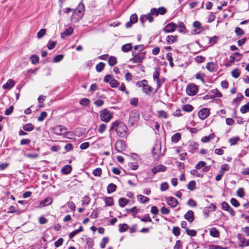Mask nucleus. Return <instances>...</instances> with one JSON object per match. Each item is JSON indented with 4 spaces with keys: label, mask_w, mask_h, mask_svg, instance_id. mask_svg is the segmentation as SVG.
Returning a JSON list of instances; mask_svg holds the SVG:
<instances>
[{
    "label": "nucleus",
    "mask_w": 249,
    "mask_h": 249,
    "mask_svg": "<svg viewBox=\"0 0 249 249\" xmlns=\"http://www.w3.org/2000/svg\"><path fill=\"white\" fill-rule=\"evenodd\" d=\"M210 93H212L211 95H212L213 99L216 97H222L223 96L222 93L220 91H219L216 88L214 89L211 90L209 92V94H210Z\"/></svg>",
    "instance_id": "24"
},
{
    "label": "nucleus",
    "mask_w": 249,
    "mask_h": 249,
    "mask_svg": "<svg viewBox=\"0 0 249 249\" xmlns=\"http://www.w3.org/2000/svg\"><path fill=\"white\" fill-rule=\"evenodd\" d=\"M137 217L140 218L141 220L144 222H153L149 214H145L143 217L141 218L140 216H137Z\"/></svg>",
    "instance_id": "43"
},
{
    "label": "nucleus",
    "mask_w": 249,
    "mask_h": 249,
    "mask_svg": "<svg viewBox=\"0 0 249 249\" xmlns=\"http://www.w3.org/2000/svg\"><path fill=\"white\" fill-rule=\"evenodd\" d=\"M72 169V168L71 165L67 164L61 168V172L62 174L67 175L71 172Z\"/></svg>",
    "instance_id": "23"
},
{
    "label": "nucleus",
    "mask_w": 249,
    "mask_h": 249,
    "mask_svg": "<svg viewBox=\"0 0 249 249\" xmlns=\"http://www.w3.org/2000/svg\"><path fill=\"white\" fill-rule=\"evenodd\" d=\"M30 59L31 63L33 64H36L39 62V58L38 55L36 54H32L30 56Z\"/></svg>",
    "instance_id": "48"
},
{
    "label": "nucleus",
    "mask_w": 249,
    "mask_h": 249,
    "mask_svg": "<svg viewBox=\"0 0 249 249\" xmlns=\"http://www.w3.org/2000/svg\"><path fill=\"white\" fill-rule=\"evenodd\" d=\"M115 149L118 153H121L126 148V143L123 140H118L115 144Z\"/></svg>",
    "instance_id": "9"
},
{
    "label": "nucleus",
    "mask_w": 249,
    "mask_h": 249,
    "mask_svg": "<svg viewBox=\"0 0 249 249\" xmlns=\"http://www.w3.org/2000/svg\"><path fill=\"white\" fill-rule=\"evenodd\" d=\"M240 112L243 113H246L249 111V102L242 106L240 108Z\"/></svg>",
    "instance_id": "44"
},
{
    "label": "nucleus",
    "mask_w": 249,
    "mask_h": 249,
    "mask_svg": "<svg viewBox=\"0 0 249 249\" xmlns=\"http://www.w3.org/2000/svg\"><path fill=\"white\" fill-rule=\"evenodd\" d=\"M56 44V41H53L50 40L47 44V48L50 50H53Z\"/></svg>",
    "instance_id": "53"
},
{
    "label": "nucleus",
    "mask_w": 249,
    "mask_h": 249,
    "mask_svg": "<svg viewBox=\"0 0 249 249\" xmlns=\"http://www.w3.org/2000/svg\"><path fill=\"white\" fill-rule=\"evenodd\" d=\"M177 28V25L173 22H171L168 23L163 28V31L166 33H173Z\"/></svg>",
    "instance_id": "13"
},
{
    "label": "nucleus",
    "mask_w": 249,
    "mask_h": 249,
    "mask_svg": "<svg viewBox=\"0 0 249 249\" xmlns=\"http://www.w3.org/2000/svg\"><path fill=\"white\" fill-rule=\"evenodd\" d=\"M209 249H228V247H223L217 245H211L209 246Z\"/></svg>",
    "instance_id": "64"
},
{
    "label": "nucleus",
    "mask_w": 249,
    "mask_h": 249,
    "mask_svg": "<svg viewBox=\"0 0 249 249\" xmlns=\"http://www.w3.org/2000/svg\"><path fill=\"white\" fill-rule=\"evenodd\" d=\"M205 76V74L203 73H201L200 71L197 72L196 75V78L197 79L200 80L203 83H205V80L204 79V77Z\"/></svg>",
    "instance_id": "47"
},
{
    "label": "nucleus",
    "mask_w": 249,
    "mask_h": 249,
    "mask_svg": "<svg viewBox=\"0 0 249 249\" xmlns=\"http://www.w3.org/2000/svg\"><path fill=\"white\" fill-rule=\"evenodd\" d=\"M105 66H106V64L104 62H101L100 63H99L96 66V67H95L96 71L98 72H100L104 70Z\"/></svg>",
    "instance_id": "37"
},
{
    "label": "nucleus",
    "mask_w": 249,
    "mask_h": 249,
    "mask_svg": "<svg viewBox=\"0 0 249 249\" xmlns=\"http://www.w3.org/2000/svg\"><path fill=\"white\" fill-rule=\"evenodd\" d=\"M240 71L238 68L234 69L231 72L232 76L234 78H238L240 75Z\"/></svg>",
    "instance_id": "46"
},
{
    "label": "nucleus",
    "mask_w": 249,
    "mask_h": 249,
    "mask_svg": "<svg viewBox=\"0 0 249 249\" xmlns=\"http://www.w3.org/2000/svg\"><path fill=\"white\" fill-rule=\"evenodd\" d=\"M73 32V29L71 27H69L61 34V37L62 38L64 39L72 35Z\"/></svg>",
    "instance_id": "21"
},
{
    "label": "nucleus",
    "mask_w": 249,
    "mask_h": 249,
    "mask_svg": "<svg viewBox=\"0 0 249 249\" xmlns=\"http://www.w3.org/2000/svg\"><path fill=\"white\" fill-rule=\"evenodd\" d=\"M161 151V145L160 143H156L154 147L152 148L151 152L153 159L155 160H157L160 157V154Z\"/></svg>",
    "instance_id": "8"
},
{
    "label": "nucleus",
    "mask_w": 249,
    "mask_h": 249,
    "mask_svg": "<svg viewBox=\"0 0 249 249\" xmlns=\"http://www.w3.org/2000/svg\"><path fill=\"white\" fill-rule=\"evenodd\" d=\"M138 103H139V98L137 97L132 98L130 100V105L135 107H136L138 106Z\"/></svg>",
    "instance_id": "63"
},
{
    "label": "nucleus",
    "mask_w": 249,
    "mask_h": 249,
    "mask_svg": "<svg viewBox=\"0 0 249 249\" xmlns=\"http://www.w3.org/2000/svg\"><path fill=\"white\" fill-rule=\"evenodd\" d=\"M129 119L133 122H138L140 119V113L138 110H131L129 113Z\"/></svg>",
    "instance_id": "15"
},
{
    "label": "nucleus",
    "mask_w": 249,
    "mask_h": 249,
    "mask_svg": "<svg viewBox=\"0 0 249 249\" xmlns=\"http://www.w3.org/2000/svg\"><path fill=\"white\" fill-rule=\"evenodd\" d=\"M61 128H60V125H56L54 127H53L52 128V130L54 134L57 135H61V131L60 130Z\"/></svg>",
    "instance_id": "54"
},
{
    "label": "nucleus",
    "mask_w": 249,
    "mask_h": 249,
    "mask_svg": "<svg viewBox=\"0 0 249 249\" xmlns=\"http://www.w3.org/2000/svg\"><path fill=\"white\" fill-rule=\"evenodd\" d=\"M117 63V58L114 56H110L108 60V64L111 66L113 67Z\"/></svg>",
    "instance_id": "35"
},
{
    "label": "nucleus",
    "mask_w": 249,
    "mask_h": 249,
    "mask_svg": "<svg viewBox=\"0 0 249 249\" xmlns=\"http://www.w3.org/2000/svg\"><path fill=\"white\" fill-rule=\"evenodd\" d=\"M22 128L24 131H31L34 129L35 126L32 123H27L23 125Z\"/></svg>",
    "instance_id": "28"
},
{
    "label": "nucleus",
    "mask_w": 249,
    "mask_h": 249,
    "mask_svg": "<svg viewBox=\"0 0 249 249\" xmlns=\"http://www.w3.org/2000/svg\"><path fill=\"white\" fill-rule=\"evenodd\" d=\"M186 93L189 96H195L198 91V86L195 84H189L186 87Z\"/></svg>",
    "instance_id": "6"
},
{
    "label": "nucleus",
    "mask_w": 249,
    "mask_h": 249,
    "mask_svg": "<svg viewBox=\"0 0 249 249\" xmlns=\"http://www.w3.org/2000/svg\"><path fill=\"white\" fill-rule=\"evenodd\" d=\"M137 198L139 201H140L143 204L146 203L149 201V198L148 197L142 195H138Z\"/></svg>",
    "instance_id": "38"
},
{
    "label": "nucleus",
    "mask_w": 249,
    "mask_h": 249,
    "mask_svg": "<svg viewBox=\"0 0 249 249\" xmlns=\"http://www.w3.org/2000/svg\"><path fill=\"white\" fill-rule=\"evenodd\" d=\"M169 188V184L167 182H164L160 184V190L163 192L168 190Z\"/></svg>",
    "instance_id": "62"
},
{
    "label": "nucleus",
    "mask_w": 249,
    "mask_h": 249,
    "mask_svg": "<svg viewBox=\"0 0 249 249\" xmlns=\"http://www.w3.org/2000/svg\"><path fill=\"white\" fill-rule=\"evenodd\" d=\"M90 101L87 98H82L80 100L79 104L84 107H88L90 104Z\"/></svg>",
    "instance_id": "41"
},
{
    "label": "nucleus",
    "mask_w": 249,
    "mask_h": 249,
    "mask_svg": "<svg viewBox=\"0 0 249 249\" xmlns=\"http://www.w3.org/2000/svg\"><path fill=\"white\" fill-rule=\"evenodd\" d=\"M139 209H137L136 206H134L131 209H126L125 211L127 213H132L133 217H136V214L138 213Z\"/></svg>",
    "instance_id": "34"
},
{
    "label": "nucleus",
    "mask_w": 249,
    "mask_h": 249,
    "mask_svg": "<svg viewBox=\"0 0 249 249\" xmlns=\"http://www.w3.org/2000/svg\"><path fill=\"white\" fill-rule=\"evenodd\" d=\"M178 40V36L168 35L167 36L166 41L168 44H172Z\"/></svg>",
    "instance_id": "22"
},
{
    "label": "nucleus",
    "mask_w": 249,
    "mask_h": 249,
    "mask_svg": "<svg viewBox=\"0 0 249 249\" xmlns=\"http://www.w3.org/2000/svg\"><path fill=\"white\" fill-rule=\"evenodd\" d=\"M85 241L86 242L88 248L89 249H92L94 246V242L93 240L90 238H87L85 239Z\"/></svg>",
    "instance_id": "60"
},
{
    "label": "nucleus",
    "mask_w": 249,
    "mask_h": 249,
    "mask_svg": "<svg viewBox=\"0 0 249 249\" xmlns=\"http://www.w3.org/2000/svg\"><path fill=\"white\" fill-rule=\"evenodd\" d=\"M115 130L117 135L121 138L126 137L128 134L127 133V127L122 121L117 120L111 124L109 131ZM111 133H110V135Z\"/></svg>",
    "instance_id": "1"
},
{
    "label": "nucleus",
    "mask_w": 249,
    "mask_h": 249,
    "mask_svg": "<svg viewBox=\"0 0 249 249\" xmlns=\"http://www.w3.org/2000/svg\"><path fill=\"white\" fill-rule=\"evenodd\" d=\"M15 85V81L11 79H8L6 83L3 85L2 88L4 89H10L13 87H14Z\"/></svg>",
    "instance_id": "19"
},
{
    "label": "nucleus",
    "mask_w": 249,
    "mask_h": 249,
    "mask_svg": "<svg viewBox=\"0 0 249 249\" xmlns=\"http://www.w3.org/2000/svg\"><path fill=\"white\" fill-rule=\"evenodd\" d=\"M64 57V55L62 54H58L55 56L53 59V62L58 63L61 61Z\"/></svg>",
    "instance_id": "59"
},
{
    "label": "nucleus",
    "mask_w": 249,
    "mask_h": 249,
    "mask_svg": "<svg viewBox=\"0 0 249 249\" xmlns=\"http://www.w3.org/2000/svg\"><path fill=\"white\" fill-rule=\"evenodd\" d=\"M46 30L45 29H40L37 33V37L38 38H41L43 37L46 34Z\"/></svg>",
    "instance_id": "61"
},
{
    "label": "nucleus",
    "mask_w": 249,
    "mask_h": 249,
    "mask_svg": "<svg viewBox=\"0 0 249 249\" xmlns=\"http://www.w3.org/2000/svg\"><path fill=\"white\" fill-rule=\"evenodd\" d=\"M132 44L131 43H128L122 45L121 49L124 53H127L131 51L133 49Z\"/></svg>",
    "instance_id": "25"
},
{
    "label": "nucleus",
    "mask_w": 249,
    "mask_h": 249,
    "mask_svg": "<svg viewBox=\"0 0 249 249\" xmlns=\"http://www.w3.org/2000/svg\"><path fill=\"white\" fill-rule=\"evenodd\" d=\"M143 50H139L138 53L135 51L132 52L133 57L129 59V61L132 62L134 63H142L143 60L145 58L146 51H142Z\"/></svg>",
    "instance_id": "3"
},
{
    "label": "nucleus",
    "mask_w": 249,
    "mask_h": 249,
    "mask_svg": "<svg viewBox=\"0 0 249 249\" xmlns=\"http://www.w3.org/2000/svg\"><path fill=\"white\" fill-rule=\"evenodd\" d=\"M214 137V133H211L209 136L203 137L201 139V141L203 143H206L209 142L210 140L213 139Z\"/></svg>",
    "instance_id": "29"
},
{
    "label": "nucleus",
    "mask_w": 249,
    "mask_h": 249,
    "mask_svg": "<svg viewBox=\"0 0 249 249\" xmlns=\"http://www.w3.org/2000/svg\"><path fill=\"white\" fill-rule=\"evenodd\" d=\"M99 195L102 196V197H99V199L104 200L106 206H112L114 205V199L111 196H105L104 195L100 193Z\"/></svg>",
    "instance_id": "11"
},
{
    "label": "nucleus",
    "mask_w": 249,
    "mask_h": 249,
    "mask_svg": "<svg viewBox=\"0 0 249 249\" xmlns=\"http://www.w3.org/2000/svg\"><path fill=\"white\" fill-rule=\"evenodd\" d=\"M53 202V199L50 197L45 198L44 200L40 202V205L42 206H46L50 205Z\"/></svg>",
    "instance_id": "31"
},
{
    "label": "nucleus",
    "mask_w": 249,
    "mask_h": 249,
    "mask_svg": "<svg viewBox=\"0 0 249 249\" xmlns=\"http://www.w3.org/2000/svg\"><path fill=\"white\" fill-rule=\"evenodd\" d=\"M194 107L190 104H185L182 107V109L185 112H190L194 109Z\"/></svg>",
    "instance_id": "40"
},
{
    "label": "nucleus",
    "mask_w": 249,
    "mask_h": 249,
    "mask_svg": "<svg viewBox=\"0 0 249 249\" xmlns=\"http://www.w3.org/2000/svg\"><path fill=\"white\" fill-rule=\"evenodd\" d=\"M109 239L107 237H104L100 244V246L101 249H104L106 247V244L108 242Z\"/></svg>",
    "instance_id": "55"
},
{
    "label": "nucleus",
    "mask_w": 249,
    "mask_h": 249,
    "mask_svg": "<svg viewBox=\"0 0 249 249\" xmlns=\"http://www.w3.org/2000/svg\"><path fill=\"white\" fill-rule=\"evenodd\" d=\"M198 143L196 142H189V152L191 153H194L197 149L198 147Z\"/></svg>",
    "instance_id": "18"
},
{
    "label": "nucleus",
    "mask_w": 249,
    "mask_h": 249,
    "mask_svg": "<svg viewBox=\"0 0 249 249\" xmlns=\"http://www.w3.org/2000/svg\"><path fill=\"white\" fill-rule=\"evenodd\" d=\"M187 188L190 191H194L196 188V182L195 180H191L187 185Z\"/></svg>",
    "instance_id": "42"
},
{
    "label": "nucleus",
    "mask_w": 249,
    "mask_h": 249,
    "mask_svg": "<svg viewBox=\"0 0 249 249\" xmlns=\"http://www.w3.org/2000/svg\"><path fill=\"white\" fill-rule=\"evenodd\" d=\"M113 117V113L107 108H104L100 111V119L103 122L108 123Z\"/></svg>",
    "instance_id": "4"
},
{
    "label": "nucleus",
    "mask_w": 249,
    "mask_h": 249,
    "mask_svg": "<svg viewBox=\"0 0 249 249\" xmlns=\"http://www.w3.org/2000/svg\"><path fill=\"white\" fill-rule=\"evenodd\" d=\"M186 234L191 237H195L196 235L197 232L195 230H190L189 228H186L185 231Z\"/></svg>",
    "instance_id": "51"
},
{
    "label": "nucleus",
    "mask_w": 249,
    "mask_h": 249,
    "mask_svg": "<svg viewBox=\"0 0 249 249\" xmlns=\"http://www.w3.org/2000/svg\"><path fill=\"white\" fill-rule=\"evenodd\" d=\"M114 79L113 76L111 74H107L104 78V82L105 83L109 84L110 82Z\"/></svg>",
    "instance_id": "56"
},
{
    "label": "nucleus",
    "mask_w": 249,
    "mask_h": 249,
    "mask_svg": "<svg viewBox=\"0 0 249 249\" xmlns=\"http://www.w3.org/2000/svg\"><path fill=\"white\" fill-rule=\"evenodd\" d=\"M184 218L189 222L192 223L195 219L194 213L192 210H189L184 214Z\"/></svg>",
    "instance_id": "17"
},
{
    "label": "nucleus",
    "mask_w": 249,
    "mask_h": 249,
    "mask_svg": "<svg viewBox=\"0 0 249 249\" xmlns=\"http://www.w3.org/2000/svg\"><path fill=\"white\" fill-rule=\"evenodd\" d=\"M240 138L238 136L230 138L229 140V142L231 145H234L236 144L240 140Z\"/></svg>",
    "instance_id": "49"
},
{
    "label": "nucleus",
    "mask_w": 249,
    "mask_h": 249,
    "mask_svg": "<svg viewBox=\"0 0 249 249\" xmlns=\"http://www.w3.org/2000/svg\"><path fill=\"white\" fill-rule=\"evenodd\" d=\"M147 81L143 79L136 83V85L139 87L142 88L143 91L147 95H149L150 92L153 90V88L147 84Z\"/></svg>",
    "instance_id": "5"
},
{
    "label": "nucleus",
    "mask_w": 249,
    "mask_h": 249,
    "mask_svg": "<svg viewBox=\"0 0 249 249\" xmlns=\"http://www.w3.org/2000/svg\"><path fill=\"white\" fill-rule=\"evenodd\" d=\"M181 135L180 133L178 132L174 134L171 137V141L173 142L177 143L181 139Z\"/></svg>",
    "instance_id": "33"
},
{
    "label": "nucleus",
    "mask_w": 249,
    "mask_h": 249,
    "mask_svg": "<svg viewBox=\"0 0 249 249\" xmlns=\"http://www.w3.org/2000/svg\"><path fill=\"white\" fill-rule=\"evenodd\" d=\"M166 201L167 204L172 208H175L179 204L178 201L173 196L167 197Z\"/></svg>",
    "instance_id": "14"
},
{
    "label": "nucleus",
    "mask_w": 249,
    "mask_h": 249,
    "mask_svg": "<svg viewBox=\"0 0 249 249\" xmlns=\"http://www.w3.org/2000/svg\"><path fill=\"white\" fill-rule=\"evenodd\" d=\"M241 59V58H239V59H235V57L234 56H231V55L230 57V60L229 61L226 63L224 65L226 67H230L232 64H233L235 61H238Z\"/></svg>",
    "instance_id": "36"
},
{
    "label": "nucleus",
    "mask_w": 249,
    "mask_h": 249,
    "mask_svg": "<svg viewBox=\"0 0 249 249\" xmlns=\"http://www.w3.org/2000/svg\"><path fill=\"white\" fill-rule=\"evenodd\" d=\"M153 13L152 11V10H150V12L147 13L146 15H145V17L146 18V19L149 22H152L154 21L153 18Z\"/></svg>",
    "instance_id": "52"
},
{
    "label": "nucleus",
    "mask_w": 249,
    "mask_h": 249,
    "mask_svg": "<svg viewBox=\"0 0 249 249\" xmlns=\"http://www.w3.org/2000/svg\"><path fill=\"white\" fill-rule=\"evenodd\" d=\"M119 227V231L120 232H124L129 229V226L126 223L120 224Z\"/></svg>",
    "instance_id": "39"
},
{
    "label": "nucleus",
    "mask_w": 249,
    "mask_h": 249,
    "mask_svg": "<svg viewBox=\"0 0 249 249\" xmlns=\"http://www.w3.org/2000/svg\"><path fill=\"white\" fill-rule=\"evenodd\" d=\"M230 202L233 207L236 208L238 207L240 205V204L238 200H237L236 198L233 197L231 199Z\"/></svg>",
    "instance_id": "57"
},
{
    "label": "nucleus",
    "mask_w": 249,
    "mask_h": 249,
    "mask_svg": "<svg viewBox=\"0 0 249 249\" xmlns=\"http://www.w3.org/2000/svg\"><path fill=\"white\" fill-rule=\"evenodd\" d=\"M85 9V5L81 1L78 5L77 8L73 10V12L71 17V21L74 23H77L82 19L84 15Z\"/></svg>",
    "instance_id": "2"
},
{
    "label": "nucleus",
    "mask_w": 249,
    "mask_h": 249,
    "mask_svg": "<svg viewBox=\"0 0 249 249\" xmlns=\"http://www.w3.org/2000/svg\"><path fill=\"white\" fill-rule=\"evenodd\" d=\"M151 10L153 13V15L156 17H157L159 15H164L167 12V9L164 6H161L158 8H152Z\"/></svg>",
    "instance_id": "10"
},
{
    "label": "nucleus",
    "mask_w": 249,
    "mask_h": 249,
    "mask_svg": "<svg viewBox=\"0 0 249 249\" xmlns=\"http://www.w3.org/2000/svg\"><path fill=\"white\" fill-rule=\"evenodd\" d=\"M102 169L100 167H98L93 171L92 174L95 177H100L102 174Z\"/></svg>",
    "instance_id": "58"
},
{
    "label": "nucleus",
    "mask_w": 249,
    "mask_h": 249,
    "mask_svg": "<svg viewBox=\"0 0 249 249\" xmlns=\"http://www.w3.org/2000/svg\"><path fill=\"white\" fill-rule=\"evenodd\" d=\"M129 201V200L125 197H121L118 200L119 205L121 208H124L128 203Z\"/></svg>",
    "instance_id": "30"
},
{
    "label": "nucleus",
    "mask_w": 249,
    "mask_h": 249,
    "mask_svg": "<svg viewBox=\"0 0 249 249\" xmlns=\"http://www.w3.org/2000/svg\"><path fill=\"white\" fill-rule=\"evenodd\" d=\"M160 67H156L155 68V71L153 74V79L157 81L156 90H158L161 86V84H160Z\"/></svg>",
    "instance_id": "7"
},
{
    "label": "nucleus",
    "mask_w": 249,
    "mask_h": 249,
    "mask_svg": "<svg viewBox=\"0 0 249 249\" xmlns=\"http://www.w3.org/2000/svg\"><path fill=\"white\" fill-rule=\"evenodd\" d=\"M214 65V62H210L207 63L206 68L210 72H213L215 70Z\"/></svg>",
    "instance_id": "45"
},
{
    "label": "nucleus",
    "mask_w": 249,
    "mask_h": 249,
    "mask_svg": "<svg viewBox=\"0 0 249 249\" xmlns=\"http://www.w3.org/2000/svg\"><path fill=\"white\" fill-rule=\"evenodd\" d=\"M180 229L179 227L174 226L172 229V233L176 236H178L180 234Z\"/></svg>",
    "instance_id": "50"
},
{
    "label": "nucleus",
    "mask_w": 249,
    "mask_h": 249,
    "mask_svg": "<svg viewBox=\"0 0 249 249\" xmlns=\"http://www.w3.org/2000/svg\"><path fill=\"white\" fill-rule=\"evenodd\" d=\"M216 206L213 203H211L209 207H205L203 210V213L208 217L209 216V213L210 212H214L216 210Z\"/></svg>",
    "instance_id": "16"
},
{
    "label": "nucleus",
    "mask_w": 249,
    "mask_h": 249,
    "mask_svg": "<svg viewBox=\"0 0 249 249\" xmlns=\"http://www.w3.org/2000/svg\"><path fill=\"white\" fill-rule=\"evenodd\" d=\"M117 185L113 183H109L107 188V193L110 194L116 191L117 189Z\"/></svg>",
    "instance_id": "26"
},
{
    "label": "nucleus",
    "mask_w": 249,
    "mask_h": 249,
    "mask_svg": "<svg viewBox=\"0 0 249 249\" xmlns=\"http://www.w3.org/2000/svg\"><path fill=\"white\" fill-rule=\"evenodd\" d=\"M210 234L213 237H219L220 236L219 231L214 227L212 228L210 231Z\"/></svg>",
    "instance_id": "27"
},
{
    "label": "nucleus",
    "mask_w": 249,
    "mask_h": 249,
    "mask_svg": "<svg viewBox=\"0 0 249 249\" xmlns=\"http://www.w3.org/2000/svg\"><path fill=\"white\" fill-rule=\"evenodd\" d=\"M244 98L243 94L240 92H238L237 94L236 98H234L232 101V104H234L236 105V107H237L239 104H240V102L243 100V99Z\"/></svg>",
    "instance_id": "20"
},
{
    "label": "nucleus",
    "mask_w": 249,
    "mask_h": 249,
    "mask_svg": "<svg viewBox=\"0 0 249 249\" xmlns=\"http://www.w3.org/2000/svg\"><path fill=\"white\" fill-rule=\"evenodd\" d=\"M210 114V109L208 108H203L198 112V116L200 119L203 120L206 119Z\"/></svg>",
    "instance_id": "12"
},
{
    "label": "nucleus",
    "mask_w": 249,
    "mask_h": 249,
    "mask_svg": "<svg viewBox=\"0 0 249 249\" xmlns=\"http://www.w3.org/2000/svg\"><path fill=\"white\" fill-rule=\"evenodd\" d=\"M178 27L179 28L178 30L179 32L183 34H185L187 33V29H186L185 25L183 22H179L178 25H177V27Z\"/></svg>",
    "instance_id": "32"
}]
</instances>
